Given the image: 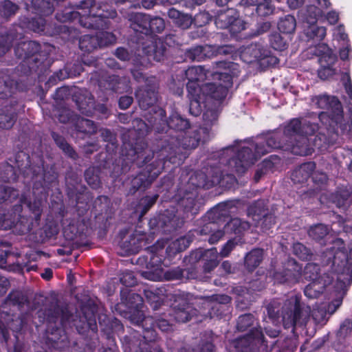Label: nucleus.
Returning a JSON list of instances; mask_svg holds the SVG:
<instances>
[{
	"mask_svg": "<svg viewBox=\"0 0 352 352\" xmlns=\"http://www.w3.org/2000/svg\"><path fill=\"white\" fill-rule=\"evenodd\" d=\"M318 125L305 120H292L285 128L283 139L285 150L294 155L305 156L314 151L307 138L318 130Z\"/></svg>",
	"mask_w": 352,
	"mask_h": 352,
	"instance_id": "1",
	"label": "nucleus"
},
{
	"mask_svg": "<svg viewBox=\"0 0 352 352\" xmlns=\"http://www.w3.org/2000/svg\"><path fill=\"white\" fill-rule=\"evenodd\" d=\"M96 8L95 0H83L77 6L78 10L66 11L63 15L56 14V19L61 22L79 19L80 23L87 27L96 29H104L108 26L107 19H114L117 16L115 10H102L97 14L94 12Z\"/></svg>",
	"mask_w": 352,
	"mask_h": 352,
	"instance_id": "2",
	"label": "nucleus"
},
{
	"mask_svg": "<svg viewBox=\"0 0 352 352\" xmlns=\"http://www.w3.org/2000/svg\"><path fill=\"white\" fill-rule=\"evenodd\" d=\"M255 146V154L248 147H243L238 151L235 158L229 161L230 166L239 174L245 173L249 166L253 164L258 158L264 155L272 149L281 148L285 150V142L280 140L277 134L267 136L265 140L259 141Z\"/></svg>",
	"mask_w": 352,
	"mask_h": 352,
	"instance_id": "3",
	"label": "nucleus"
},
{
	"mask_svg": "<svg viewBox=\"0 0 352 352\" xmlns=\"http://www.w3.org/2000/svg\"><path fill=\"white\" fill-rule=\"evenodd\" d=\"M300 301L298 296L292 294L285 301L281 308L283 326L285 329L292 328V331L296 326L305 325L309 318L310 307L302 309Z\"/></svg>",
	"mask_w": 352,
	"mask_h": 352,
	"instance_id": "4",
	"label": "nucleus"
},
{
	"mask_svg": "<svg viewBox=\"0 0 352 352\" xmlns=\"http://www.w3.org/2000/svg\"><path fill=\"white\" fill-rule=\"evenodd\" d=\"M155 86L146 87L144 89H139L135 96L138 100L141 109L146 111L151 108V110L144 115L145 118L152 127L157 131L160 128L155 126L161 122H164L165 111L160 107L155 106L157 101V93Z\"/></svg>",
	"mask_w": 352,
	"mask_h": 352,
	"instance_id": "5",
	"label": "nucleus"
},
{
	"mask_svg": "<svg viewBox=\"0 0 352 352\" xmlns=\"http://www.w3.org/2000/svg\"><path fill=\"white\" fill-rule=\"evenodd\" d=\"M162 169L163 162L161 160H155L148 164L144 171L140 173L131 179L129 193L134 194L138 190H144L148 188L161 173Z\"/></svg>",
	"mask_w": 352,
	"mask_h": 352,
	"instance_id": "6",
	"label": "nucleus"
},
{
	"mask_svg": "<svg viewBox=\"0 0 352 352\" xmlns=\"http://www.w3.org/2000/svg\"><path fill=\"white\" fill-rule=\"evenodd\" d=\"M344 243L342 239L334 241L333 248L338 246V250L335 253L332 262V270L339 276L346 277L348 283L352 282V250L349 255L344 247H340Z\"/></svg>",
	"mask_w": 352,
	"mask_h": 352,
	"instance_id": "7",
	"label": "nucleus"
},
{
	"mask_svg": "<svg viewBox=\"0 0 352 352\" xmlns=\"http://www.w3.org/2000/svg\"><path fill=\"white\" fill-rule=\"evenodd\" d=\"M301 270V266L294 259L288 258L283 263V270L274 273L273 278L277 283L294 284L298 282Z\"/></svg>",
	"mask_w": 352,
	"mask_h": 352,
	"instance_id": "8",
	"label": "nucleus"
},
{
	"mask_svg": "<svg viewBox=\"0 0 352 352\" xmlns=\"http://www.w3.org/2000/svg\"><path fill=\"white\" fill-rule=\"evenodd\" d=\"M270 52L260 43H251L241 52V57L244 62L251 63L258 60L267 59V63L274 65L278 63L275 56H269Z\"/></svg>",
	"mask_w": 352,
	"mask_h": 352,
	"instance_id": "9",
	"label": "nucleus"
},
{
	"mask_svg": "<svg viewBox=\"0 0 352 352\" xmlns=\"http://www.w3.org/2000/svg\"><path fill=\"white\" fill-rule=\"evenodd\" d=\"M239 73L238 65L232 62L219 61L213 65V71L210 74L214 80H219L231 87L232 78Z\"/></svg>",
	"mask_w": 352,
	"mask_h": 352,
	"instance_id": "10",
	"label": "nucleus"
},
{
	"mask_svg": "<svg viewBox=\"0 0 352 352\" xmlns=\"http://www.w3.org/2000/svg\"><path fill=\"white\" fill-rule=\"evenodd\" d=\"M314 105L318 108L329 111V116L337 124H341L342 119V108L340 101L334 96H320L312 100Z\"/></svg>",
	"mask_w": 352,
	"mask_h": 352,
	"instance_id": "11",
	"label": "nucleus"
},
{
	"mask_svg": "<svg viewBox=\"0 0 352 352\" xmlns=\"http://www.w3.org/2000/svg\"><path fill=\"white\" fill-rule=\"evenodd\" d=\"M216 26L220 29L231 27L232 30L239 31L244 29L243 21L239 19L236 10L228 8L218 11L215 17Z\"/></svg>",
	"mask_w": 352,
	"mask_h": 352,
	"instance_id": "12",
	"label": "nucleus"
},
{
	"mask_svg": "<svg viewBox=\"0 0 352 352\" xmlns=\"http://www.w3.org/2000/svg\"><path fill=\"white\" fill-rule=\"evenodd\" d=\"M230 87L218 80V82H206L202 85L203 96L215 101H202V102L213 103L220 105L228 94Z\"/></svg>",
	"mask_w": 352,
	"mask_h": 352,
	"instance_id": "13",
	"label": "nucleus"
},
{
	"mask_svg": "<svg viewBox=\"0 0 352 352\" xmlns=\"http://www.w3.org/2000/svg\"><path fill=\"white\" fill-rule=\"evenodd\" d=\"M351 282L348 283L346 277L338 276L337 281L333 286L331 295L335 298L327 305V310L329 315L334 314L342 305V299L346 294V287Z\"/></svg>",
	"mask_w": 352,
	"mask_h": 352,
	"instance_id": "14",
	"label": "nucleus"
},
{
	"mask_svg": "<svg viewBox=\"0 0 352 352\" xmlns=\"http://www.w3.org/2000/svg\"><path fill=\"white\" fill-rule=\"evenodd\" d=\"M333 277L327 273L323 274L321 280L311 281L304 289L305 295L309 298H316L320 296L327 289L332 291L333 286L330 287Z\"/></svg>",
	"mask_w": 352,
	"mask_h": 352,
	"instance_id": "15",
	"label": "nucleus"
},
{
	"mask_svg": "<svg viewBox=\"0 0 352 352\" xmlns=\"http://www.w3.org/2000/svg\"><path fill=\"white\" fill-rule=\"evenodd\" d=\"M191 258L196 260L202 259L204 261L203 268L206 273L212 271L219 264V253L216 248H212L203 251L197 250L192 252Z\"/></svg>",
	"mask_w": 352,
	"mask_h": 352,
	"instance_id": "16",
	"label": "nucleus"
},
{
	"mask_svg": "<svg viewBox=\"0 0 352 352\" xmlns=\"http://www.w3.org/2000/svg\"><path fill=\"white\" fill-rule=\"evenodd\" d=\"M263 334L258 328H254L246 336L239 338L234 341L235 348L241 352H248L251 346L261 344L263 342Z\"/></svg>",
	"mask_w": 352,
	"mask_h": 352,
	"instance_id": "17",
	"label": "nucleus"
},
{
	"mask_svg": "<svg viewBox=\"0 0 352 352\" xmlns=\"http://www.w3.org/2000/svg\"><path fill=\"white\" fill-rule=\"evenodd\" d=\"M130 320L132 323L142 327L144 330L143 338L146 342L155 340V335L153 327H148V325L153 324V318L152 317H144L142 311L136 310L130 316Z\"/></svg>",
	"mask_w": 352,
	"mask_h": 352,
	"instance_id": "18",
	"label": "nucleus"
},
{
	"mask_svg": "<svg viewBox=\"0 0 352 352\" xmlns=\"http://www.w3.org/2000/svg\"><path fill=\"white\" fill-rule=\"evenodd\" d=\"M33 174L35 176L34 187L42 188L45 192L50 189L52 183L56 179L55 173L45 170L43 165L34 168Z\"/></svg>",
	"mask_w": 352,
	"mask_h": 352,
	"instance_id": "19",
	"label": "nucleus"
},
{
	"mask_svg": "<svg viewBox=\"0 0 352 352\" xmlns=\"http://www.w3.org/2000/svg\"><path fill=\"white\" fill-rule=\"evenodd\" d=\"M230 302V298L227 295H213L206 297L204 304L211 309V311L208 314L210 317L212 318L215 316H220L221 312L219 311L224 309Z\"/></svg>",
	"mask_w": 352,
	"mask_h": 352,
	"instance_id": "20",
	"label": "nucleus"
},
{
	"mask_svg": "<svg viewBox=\"0 0 352 352\" xmlns=\"http://www.w3.org/2000/svg\"><path fill=\"white\" fill-rule=\"evenodd\" d=\"M128 18L131 21V28L135 32L149 34V15L135 12L129 14Z\"/></svg>",
	"mask_w": 352,
	"mask_h": 352,
	"instance_id": "21",
	"label": "nucleus"
},
{
	"mask_svg": "<svg viewBox=\"0 0 352 352\" xmlns=\"http://www.w3.org/2000/svg\"><path fill=\"white\" fill-rule=\"evenodd\" d=\"M197 311L190 304L182 302L173 309L174 319L178 322H186L197 314Z\"/></svg>",
	"mask_w": 352,
	"mask_h": 352,
	"instance_id": "22",
	"label": "nucleus"
},
{
	"mask_svg": "<svg viewBox=\"0 0 352 352\" xmlns=\"http://www.w3.org/2000/svg\"><path fill=\"white\" fill-rule=\"evenodd\" d=\"M153 157V153L143 146L139 150L135 147L129 151L127 154V160L135 162L138 166H142L149 162Z\"/></svg>",
	"mask_w": 352,
	"mask_h": 352,
	"instance_id": "23",
	"label": "nucleus"
},
{
	"mask_svg": "<svg viewBox=\"0 0 352 352\" xmlns=\"http://www.w3.org/2000/svg\"><path fill=\"white\" fill-rule=\"evenodd\" d=\"M315 168L316 164L314 162L304 163L293 171L291 179L294 183H303L313 175Z\"/></svg>",
	"mask_w": 352,
	"mask_h": 352,
	"instance_id": "24",
	"label": "nucleus"
},
{
	"mask_svg": "<svg viewBox=\"0 0 352 352\" xmlns=\"http://www.w3.org/2000/svg\"><path fill=\"white\" fill-rule=\"evenodd\" d=\"M168 15L176 25L184 30L189 28L193 22L191 15L181 12L173 8L169 9Z\"/></svg>",
	"mask_w": 352,
	"mask_h": 352,
	"instance_id": "25",
	"label": "nucleus"
},
{
	"mask_svg": "<svg viewBox=\"0 0 352 352\" xmlns=\"http://www.w3.org/2000/svg\"><path fill=\"white\" fill-rule=\"evenodd\" d=\"M143 51L149 58L156 61H160L164 56V48L160 41H151L143 47Z\"/></svg>",
	"mask_w": 352,
	"mask_h": 352,
	"instance_id": "26",
	"label": "nucleus"
},
{
	"mask_svg": "<svg viewBox=\"0 0 352 352\" xmlns=\"http://www.w3.org/2000/svg\"><path fill=\"white\" fill-rule=\"evenodd\" d=\"M76 103L80 111L86 116H90L93 113L95 103L91 94L87 91L82 96L76 99Z\"/></svg>",
	"mask_w": 352,
	"mask_h": 352,
	"instance_id": "27",
	"label": "nucleus"
},
{
	"mask_svg": "<svg viewBox=\"0 0 352 352\" xmlns=\"http://www.w3.org/2000/svg\"><path fill=\"white\" fill-rule=\"evenodd\" d=\"M40 45L32 41L20 43L15 48L16 54L20 58H26L33 56L40 51Z\"/></svg>",
	"mask_w": 352,
	"mask_h": 352,
	"instance_id": "28",
	"label": "nucleus"
},
{
	"mask_svg": "<svg viewBox=\"0 0 352 352\" xmlns=\"http://www.w3.org/2000/svg\"><path fill=\"white\" fill-rule=\"evenodd\" d=\"M199 232L201 235H210L208 242L210 244L216 243L224 235V232L221 230H218L217 224L214 222H210L204 225Z\"/></svg>",
	"mask_w": 352,
	"mask_h": 352,
	"instance_id": "29",
	"label": "nucleus"
},
{
	"mask_svg": "<svg viewBox=\"0 0 352 352\" xmlns=\"http://www.w3.org/2000/svg\"><path fill=\"white\" fill-rule=\"evenodd\" d=\"M16 120V114L12 107H6L0 111V129H11Z\"/></svg>",
	"mask_w": 352,
	"mask_h": 352,
	"instance_id": "30",
	"label": "nucleus"
},
{
	"mask_svg": "<svg viewBox=\"0 0 352 352\" xmlns=\"http://www.w3.org/2000/svg\"><path fill=\"white\" fill-rule=\"evenodd\" d=\"M208 73L203 66H194L185 71V77L188 82H198L207 79Z\"/></svg>",
	"mask_w": 352,
	"mask_h": 352,
	"instance_id": "31",
	"label": "nucleus"
},
{
	"mask_svg": "<svg viewBox=\"0 0 352 352\" xmlns=\"http://www.w3.org/2000/svg\"><path fill=\"white\" fill-rule=\"evenodd\" d=\"M263 252L261 249H254L245 258V265L250 271L254 270L261 263Z\"/></svg>",
	"mask_w": 352,
	"mask_h": 352,
	"instance_id": "32",
	"label": "nucleus"
},
{
	"mask_svg": "<svg viewBox=\"0 0 352 352\" xmlns=\"http://www.w3.org/2000/svg\"><path fill=\"white\" fill-rule=\"evenodd\" d=\"M99 38L95 35H84L79 41V47L85 52H91L99 47Z\"/></svg>",
	"mask_w": 352,
	"mask_h": 352,
	"instance_id": "33",
	"label": "nucleus"
},
{
	"mask_svg": "<svg viewBox=\"0 0 352 352\" xmlns=\"http://www.w3.org/2000/svg\"><path fill=\"white\" fill-rule=\"evenodd\" d=\"M74 124L79 132L87 134H94L96 132V126L90 120L76 116Z\"/></svg>",
	"mask_w": 352,
	"mask_h": 352,
	"instance_id": "34",
	"label": "nucleus"
},
{
	"mask_svg": "<svg viewBox=\"0 0 352 352\" xmlns=\"http://www.w3.org/2000/svg\"><path fill=\"white\" fill-rule=\"evenodd\" d=\"M211 52V46H196L188 51L187 56L192 60L201 61L209 56V53Z\"/></svg>",
	"mask_w": 352,
	"mask_h": 352,
	"instance_id": "35",
	"label": "nucleus"
},
{
	"mask_svg": "<svg viewBox=\"0 0 352 352\" xmlns=\"http://www.w3.org/2000/svg\"><path fill=\"white\" fill-rule=\"evenodd\" d=\"M167 126L175 130L184 131L189 127L188 120L182 118L177 113H173L166 122Z\"/></svg>",
	"mask_w": 352,
	"mask_h": 352,
	"instance_id": "36",
	"label": "nucleus"
},
{
	"mask_svg": "<svg viewBox=\"0 0 352 352\" xmlns=\"http://www.w3.org/2000/svg\"><path fill=\"white\" fill-rule=\"evenodd\" d=\"M226 232H234L239 234L250 228V223L248 221H242L239 218L232 219L225 226Z\"/></svg>",
	"mask_w": 352,
	"mask_h": 352,
	"instance_id": "37",
	"label": "nucleus"
},
{
	"mask_svg": "<svg viewBox=\"0 0 352 352\" xmlns=\"http://www.w3.org/2000/svg\"><path fill=\"white\" fill-rule=\"evenodd\" d=\"M320 267L318 265L309 263L304 268L303 275L305 279L311 281L321 280L323 274L320 275Z\"/></svg>",
	"mask_w": 352,
	"mask_h": 352,
	"instance_id": "38",
	"label": "nucleus"
},
{
	"mask_svg": "<svg viewBox=\"0 0 352 352\" xmlns=\"http://www.w3.org/2000/svg\"><path fill=\"white\" fill-rule=\"evenodd\" d=\"M206 104L207 109L204 113L203 118L206 125H212L218 119L219 105L208 102H206Z\"/></svg>",
	"mask_w": 352,
	"mask_h": 352,
	"instance_id": "39",
	"label": "nucleus"
},
{
	"mask_svg": "<svg viewBox=\"0 0 352 352\" xmlns=\"http://www.w3.org/2000/svg\"><path fill=\"white\" fill-rule=\"evenodd\" d=\"M329 228L324 224L319 223L311 226L308 230L309 237L315 241H320L329 234Z\"/></svg>",
	"mask_w": 352,
	"mask_h": 352,
	"instance_id": "40",
	"label": "nucleus"
},
{
	"mask_svg": "<svg viewBox=\"0 0 352 352\" xmlns=\"http://www.w3.org/2000/svg\"><path fill=\"white\" fill-rule=\"evenodd\" d=\"M296 27V21L294 16L288 14L281 19L278 24L279 30L283 33L292 34Z\"/></svg>",
	"mask_w": 352,
	"mask_h": 352,
	"instance_id": "41",
	"label": "nucleus"
},
{
	"mask_svg": "<svg viewBox=\"0 0 352 352\" xmlns=\"http://www.w3.org/2000/svg\"><path fill=\"white\" fill-rule=\"evenodd\" d=\"M52 136L58 146L61 148L69 157L75 160L78 157L76 151L67 144L65 140L58 134L53 132Z\"/></svg>",
	"mask_w": 352,
	"mask_h": 352,
	"instance_id": "42",
	"label": "nucleus"
},
{
	"mask_svg": "<svg viewBox=\"0 0 352 352\" xmlns=\"http://www.w3.org/2000/svg\"><path fill=\"white\" fill-rule=\"evenodd\" d=\"M169 211H166L165 213L162 214L160 217V223L162 227L166 228V231L170 232L172 230L176 229L179 226V222L177 217L173 214L172 217H169Z\"/></svg>",
	"mask_w": 352,
	"mask_h": 352,
	"instance_id": "43",
	"label": "nucleus"
},
{
	"mask_svg": "<svg viewBox=\"0 0 352 352\" xmlns=\"http://www.w3.org/2000/svg\"><path fill=\"white\" fill-rule=\"evenodd\" d=\"M328 314L327 310V306L322 305L321 306H316L311 311V317L313 320L317 324H324L328 318L327 314Z\"/></svg>",
	"mask_w": 352,
	"mask_h": 352,
	"instance_id": "44",
	"label": "nucleus"
},
{
	"mask_svg": "<svg viewBox=\"0 0 352 352\" xmlns=\"http://www.w3.org/2000/svg\"><path fill=\"white\" fill-rule=\"evenodd\" d=\"M16 215L12 212H3L0 210V229H11L15 224Z\"/></svg>",
	"mask_w": 352,
	"mask_h": 352,
	"instance_id": "45",
	"label": "nucleus"
},
{
	"mask_svg": "<svg viewBox=\"0 0 352 352\" xmlns=\"http://www.w3.org/2000/svg\"><path fill=\"white\" fill-rule=\"evenodd\" d=\"M306 34L310 38L320 41L326 36V28L316 26L314 24L310 25L306 30Z\"/></svg>",
	"mask_w": 352,
	"mask_h": 352,
	"instance_id": "46",
	"label": "nucleus"
},
{
	"mask_svg": "<svg viewBox=\"0 0 352 352\" xmlns=\"http://www.w3.org/2000/svg\"><path fill=\"white\" fill-rule=\"evenodd\" d=\"M272 0H261L256 12L261 16H267L274 13V6L271 3Z\"/></svg>",
	"mask_w": 352,
	"mask_h": 352,
	"instance_id": "47",
	"label": "nucleus"
},
{
	"mask_svg": "<svg viewBox=\"0 0 352 352\" xmlns=\"http://www.w3.org/2000/svg\"><path fill=\"white\" fill-rule=\"evenodd\" d=\"M188 97L189 99L202 98V86L200 87L198 82H188L186 85Z\"/></svg>",
	"mask_w": 352,
	"mask_h": 352,
	"instance_id": "48",
	"label": "nucleus"
},
{
	"mask_svg": "<svg viewBox=\"0 0 352 352\" xmlns=\"http://www.w3.org/2000/svg\"><path fill=\"white\" fill-rule=\"evenodd\" d=\"M14 255L10 250H3L0 245V267L10 270V265L14 263V261H11V257Z\"/></svg>",
	"mask_w": 352,
	"mask_h": 352,
	"instance_id": "49",
	"label": "nucleus"
},
{
	"mask_svg": "<svg viewBox=\"0 0 352 352\" xmlns=\"http://www.w3.org/2000/svg\"><path fill=\"white\" fill-rule=\"evenodd\" d=\"M45 20L43 17L39 16L38 18H33L28 21L26 27L35 32L39 33L45 30Z\"/></svg>",
	"mask_w": 352,
	"mask_h": 352,
	"instance_id": "50",
	"label": "nucleus"
},
{
	"mask_svg": "<svg viewBox=\"0 0 352 352\" xmlns=\"http://www.w3.org/2000/svg\"><path fill=\"white\" fill-rule=\"evenodd\" d=\"M293 252L299 258L302 260H308L311 257V252L300 243L294 244Z\"/></svg>",
	"mask_w": 352,
	"mask_h": 352,
	"instance_id": "51",
	"label": "nucleus"
},
{
	"mask_svg": "<svg viewBox=\"0 0 352 352\" xmlns=\"http://www.w3.org/2000/svg\"><path fill=\"white\" fill-rule=\"evenodd\" d=\"M270 42L271 46L276 50L283 51L287 47V42L278 33H274L270 35Z\"/></svg>",
	"mask_w": 352,
	"mask_h": 352,
	"instance_id": "52",
	"label": "nucleus"
},
{
	"mask_svg": "<svg viewBox=\"0 0 352 352\" xmlns=\"http://www.w3.org/2000/svg\"><path fill=\"white\" fill-rule=\"evenodd\" d=\"M17 9V6L9 0H6L0 3V14L6 18L15 14Z\"/></svg>",
	"mask_w": 352,
	"mask_h": 352,
	"instance_id": "53",
	"label": "nucleus"
},
{
	"mask_svg": "<svg viewBox=\"0 0 352 352\" xmlns=\"http://www.w3.org/2000/svg\"><path fill=\"white\" fill-rule=\"evenodd\" d=\"M165 28V23L162 18L155 16L151 18L149 16V33L150 32H162Z\"/></svg>",
	"mask_w": 352,
	"mask_h": 352,
	"instance_id": "54",
	"label": "nucleus"
},
{
	"mask_svg": "<svg viewBox=\"0 0 352 352\" xmlns=\"http://www.w3.org/2000/svg\"><path fill=\"white\" fill-rule=\"evenodd\" d=\"M254 321V316L250 314H244L239 316L236 325L238 330L241 331H245L253 324Z\"/></svg>",
	"mask_w": 352,
	"mask_h": 352,
	"instance_id": "55",
	"label": "nucleus"
},
{
	"mask_svg": "<svg viewBox=\"0 0 352 352\" xmlns=\"http://www.w3.org/2000/svg\"><path fill=\"white\" fill-rule=\"evenodd\" d=\"M263 202L262 201H258L251 206L248 209V215L252 216L253 219L256 221L258 218L263 215Z\"/></svg>",
	"mask_w": 352,
	"mask_h": 352,
	"instance_id": "56",
	"label": "nucleus"
},
{
	"mask_svg": "<svg viewBox=\"0 0 352 352\" xmlns=\"http://www.w3.org/2000/svg\"><path fill=\"white\" fill-rule=\"evenodd\" d=\"M352 333V321L346 319L341 324L340 329L337 333V336L340 340H344Z\"/></svg>",
	"mask_w": 352,
	"mask_h": 352,
	"instance_id": "57",
	"label": "nucleus"
},
{
	"mask_svg": "<svg viewBox=\"0 0 352 352\" xmlns=\"http://www.w3.org/2000/svg\"><path fill=\"white\" fill-rule=\"evenodd\" d=\"M192 240L190 234L180 237L173 243V248L177 252L184 251L189 246Z\"/></svg>",
	"mask_w": 352,
	"mask_h": 352,
	"instance_id": "58",
	"label": "nucleus"
},
{
	"mask_svg": "<svg viewBox=\"0 0 352 352\" xmlns=\"http://www.w3.org/2000/svg\"><path fill=\"white\" fill-rule=\"evenodd\" d=\"M57 118L62 123H67L69 122H74L76 116L73 115V112L67 108H62L58 111Z\"/></svg>",
	"mask_w": 352,
	"mask_h": 352,
	"instance_id": "59",
	"label": "nucleus"
},
{
	"mask_svg": "<svg viewBox=\"0 0 352 352\" xmlns=\"http://www.w3.org/2000/svg\"><path fill=\"white\" fill-rule=\"evenodd\" d=\"M337 60V56L333 54L329 49L327 50V52L322 54L319 58V62L321 66H332L335 64Z\"/></svg>",
	"mask_w": 352,
	"mask_h": 352,
	"instance_id": "60",
	"label": "nucleus"
},
{
	"mask_svg": "<svg viewBox=\"0 0 352 352\" xmlns=\"http://www.w3.org/2000/svg\"><path fill=\"white\" fill-rule=\"evenodd\" d=\"M100 41L99 47L111 45L116 42V36L111 32H101L96 35Z\"/></svg>",
	"mask_w": 352,
	"mask_h": 352,
	"instance_id": "61",
	"label": "nucleus"
},
{
	"mask_svg": "<svg viewBox=\"0 0 352 352\" xmlns=\"http://www.w3.org/2000/svg\"><path fill=\"white\" fill-rule=\"evenodd\" d=\"M85 179L88 184L93 188H96L100 186V179L98 175L94 174V168H89L85 173Z\"/></svg>",
	"mask_w": 352,
	"mask_h": 352,
	"instance_id": "62",
	"label": "nucleus"
},
{
	"mask_svg": "<svg viewBox=\"0 0 352 352\" xmlns=\"http://www.w3.org/2000/svg\"><path fill=\"white\" fill-rule=\"evenodd\" d=\"M18 195L16 191L10 187L0 186V204L14 198Z\"/></svg>",
	"mask_w": 352,
	"mask_h": 352,
	"instance_id": "63",
	"label": "nucleus"
},
{
	"mask_svg": "<svg viewBox=\"0 0 352 352\" xmlns=\"http://www.w3.org/2000/svg\"><path fill=\"white\" fill-rule=\"evenodd\" d=\"M12 34L2 35L0 37V56L4 54L13 43Z\"/></svg>",
	"mask_w": 352,
	"mask_h": 352,
	"instance_id": "64",
	"label": "nucleus"
}]
</instances>
